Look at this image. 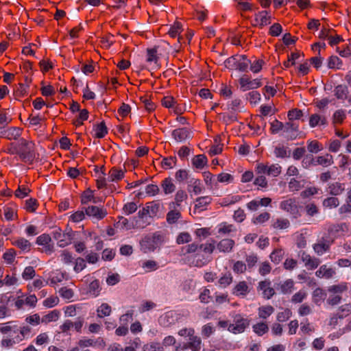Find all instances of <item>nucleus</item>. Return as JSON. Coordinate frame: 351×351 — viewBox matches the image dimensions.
Returning a JSON list of instances; mask_svg holds the SVG:
<instances>
[{
	"label": "nucleus",
	"instance_id": "obj_1",
	"mask_svg": "<svg viewBox=\"0 0 351 351\" xmlns=\"http://www.w3.org/2000/svg\"><path fill=\"white\" fill-rule=\"evenodd\" d=\"M9 332L15 333L16 335L14 338L2 339L1 341L2 347L10 348L21 342L24 339L28 337L31 332V328L29 326H19L14 321L0 325L1 333L8 334Z\"/></svg>",
	"mask_w": 351,
	"mask_h": 351
},
{
	"label": "nucleus",
	"instance_id": "obj_2",
	"mask_svg": "<svg viewBox=\"0 0 351 351\" xmlns=\"http://www.w3.org/2000/svg\"><path fill=\"white\" fill-rule=\"evenodd\" d=\"M18 155L25 162H32L35 158L34 143L21 138L17 143Z\"/></svg>",
	"mask_w": 351,
	"mask_h": 351
},
{
	"label": "nucleus",
	"instance_id": "obj_3",
	"mask_svg": "<svg viewBox=\"0 0 351 351\" xmlns=\"http://www.w3.org/2000/svg\"><path fill=\"white\" fill-rule=\"evenodd\" d=\"M162 237L158 232H155L152 235L147 236L140 243L141 250L144 253L154 252L162 244Z\"/></svg>",
	"mask_w": 351,
	"mask_h": 351
},
{
	"label": "nucleus",
	"instance_id": "obj_4",
	"mask_svg": "<svg viewBox=\"0 0 351 351\" xmlns=\"http://www.w3.org/2000/svg\"><path fill=\"white\" fill-rule=\"evenodd\" d=\"M215 249V241L213 239L208 240L205 243L197 244L195 243H193L186 245L183 250H185L186 252L184 254H195L198 251H203V252L206 253H213L214 250Z\"/></svg>",
	"mask_w": 351,
	"mask_h": 351
},
{
	"label": "nucleus",
	"instance_id": "obj_5",
	"mask_svg": "<svg viewBox=\"0 0 351 351\" xmlns=\"http://www.w3.org/2000/svg\"><path fill=\"white\" fill-rule=\"evenodd\" d=\"M75 234V232H73L71 228H67L64 233H62L61 230L58 228L53 231V237L58 241V245L60 247H64L71 243Z\"/></svg>",
	"mask_w": 351,
	"mask_h": 351
},
{
	"label": "nucleus",
	"instance_id": "obj_6",
	"mask_svg": "<svg viewBox=\"0 0 351 351\" xmlns=\"http://www.w3.org/2000/svg\"><path fill=\"white\" fill-rule=\"evenodd\" d=\"M202 251H198L195 254H192L189 257L188 261L191 265L197 267H202L211 261L212 253H202Z\"/></svg>",
	"mask_w": 351,
	"mask_h": 351
},
{
	"label": "nucleus",
	"instance_id": "obj_7",
	"mask_svg": "<svg viewBox=\"0 0 351 351\" xmlns=\"http://www.w3.org/2000/svg\"><path fill=\"white\" fill-rule=\"evenodd\" d=\"M332 243L329 235L323 236L317 243L313 245L315 252L319 255H322L324 252L330 249V246Z\"/></svg>",
	"mask_w": 351,
	"mask_h": 351
},
{
	"label": "nucleus",
	"instance_id": "obj_8",
	"mask_svg": "<svg viewBox=\"0 0 351 351\" xmlns=\"http://www.w3.org/2000/svg\"><path fill=\"white\" fill-rule=\"evenodd\" d=\"M240 88L243 92L248 90L255 89L261 86V80L254 79L251 80L250 77L244 75L239 79Z\"/></svg>",
	"mask_w": 351,
	"mask_h": 351
},
{
	"label": "nucleus",
	"instance_id": "obj_9",
	"mask_svg": "<svg viewBox=\"0 0 351 351\" xmlns=\"http://www.w3.org/2000/svg\"><path fill=\"white\" fill-rule=\"evenodd\" d=\"M280 208L282 210L289 213L295 218H296L299 215L298 206L293 199H289L281 202L280 204Z\"/></svg>",
	"mask_w": 351,
	"mask_h": 351
},
{
	"label": "nucleus",
	"instance_id": "obj_10",
	"mask_svg": "<svg viewBox=\"0 0 351 351\" xmlns=\"http://www.w3.org/2000/svg\"><path fill=\"white\" fill-rule=\"evenodd\" d=\"M254 16V21H256V23H252L253 26L263 27L271 23V16L267 10L258 12Z\"/></svg>",
	"mask_w": 351,
	"mask_h": 351
},
{
	"label": "nucleus",
	"instance_id": "obj_11",
	"mask_svg": "<svg viewBox=\"0 0 351 351\" xmlns=\"http://www.w3.org/2000/svg\"><path fill=\"white\" fill-rule=\"evenodd\" d=\"M85 213L89 217L100 220L106 216L107 211L103 208H99L96 206H90L85 208Z\"/></svg>",
	"mask_w": 351,
	"mask_h": 351
},
{
	"label": "nucleus",
	"instance_id": "obj_12",
	"mask_svg": "<svg viewBox=\"0 0 351 351\" xmlns=\"http://www.w3.org/2000/svg\"><path fill=\"white\" fill-rule=\"evenodd\" d=\"M171 135L177 142H182L191 138V132L186 128H181L173 130Z\"/></svg>",
	"mask_w": 351,
	"mask_h": 351
},
{
	"label": "nucleus",
	"instance_id": "obj_13",
	"mask_svg": "<svg viewBox=\"0 0 351 351\" xmlns=\"http://www.w3.org/2000/svg\"><path fill=\"white\" fill-rule=\"evenodd\" d=\"M258 288L263 291V297L267 300L275 294V291L274 288L271 287V282L269 280L261 281Z\"/></svg>",
	"mask_w": 351,
	"mask_h": 351
},
{
	"label": "nucleus",
	"instance_id": "obj_14",
	"mask_svg": "<svg viewBox=\"0 0 351 351\" xmlns=\"http://www.w3.org/2000/svg\"><path fill=\"white\" fill-rule=\"evenodd\" d=\"M234 322V324H231L229 326V330L232 331L234 333H240L243 332L245 328L248 326L247 320L241 317H236Z\"/></svg>",
	"mask_w": 351,
	"mask_h": 351
},
{
	"label": "nucleus",
	"instance_id": "obj_15",
	"mask_svg": "<svg viewBox=\"0 0 351 351\" xmlns=\"http://www.w3.org/2000/svg\"><path fill=\"white\" fill-rule=\"evenodd\" d=\"M284 132L287 133L286 138L288 140H293L297 137V132L298 131V125L291 121L284 123L283 128Z\"/></svg>",
	"mask_w": 351,
	"mask_h": 351
},
{
	"label": "nucleus",
	"instance_id": "obj_16",
	"mask_svg": "<svg viewBox=\"0 0 351 351\" xmlns=\"http://www.w3.org/2000/svg\"><path fill=\"white\" fill-rule=\"evenodd\" d=\"M299 256L302 261L305 263L306 266L314 269L317 267L319 264V261L317 258H312L311 256L304 251H301L299 253Z\"/></svg>",
	"mask_w": 351,
	"mask_h": 351
},
{
	"label": "nucleus",
	"instance_id": "obj_17",
	"mask_svg": "<svg viewBox=\"0 0 351 351\" xmlns=\"http://www.w3.org/2000/svg\"><path fill=\"white\" fill-rule=\"evenodd\" d=\"M235 243L234 241L230 239H224L220 241L217 247V249L224 253H228L232 251Z\"/></svg>",
	"mask_w": 351,
	"mask_h": 351
},
{
	"label": "nucleus",
	"instance_id": "obj_18",
	"mask_svg": "<svg viewBox=\"0 0 351 351\" xmlns=\"http://www.w3.org/2000/svg\"><path fill=\"white\" fill-rule=\"evenodd\" d=\"M319 125H327V121L325 117L318 114H313L309 117V125L311 128H315Z\"/></svg>",
	"mask_w": 351,
	"mask_h": 351
},
{
	"label": "nucleus",
	"instance_id": "obj_19",
	"mask_svg": "<svg viewBox=\"0 0 351 351\" xmlns=\"http://www.w3.org/2000/svg\"><path fill=\"white\" fill-rule=\"evenodd\" d=\"M335 274L334 269L328 267L326 265H322L316 271L315 274L319 278H330Z\"/></svg>",
	"mask_w": 351,
	"mask_h": 351
},
{
	"label": "nucleus",
	"instance_id": "obj_20",
	"mask_svg": "<svg viewBox=\"0 0 351 351\" xmlns=\"http://www.w3.org/2000/svg\"><path fill=\"white\" fill-rule=\"evenodd\" d=\"M314 166L322 165L328 167L333 163V158L330 154H326L324 156H318L314 158Z\"/></svg>",
	"mask_w": 351,
	"mask_h": 351
},
{
	"label": "nucleus",
	"instance_id": "obj_21",
	"mask_svg": "<svg viewBox=\"0 0 351 351\" xmlns=\"http://www.w3.org/2000/svg\"><path fill=\"white\" fill-rule=\"evenodd\" d=\"M249 292L247 283L245 281L239 282L234 288L232 293L237 296H245Z\"/></svg>",
	"mask_w": 351,
	"mask_h": 351
},
{
	"label": "nucleus",
	"instance_id": "obj_22",
	"mask_svg": "<svg viewBox=\"0 0 351 351\" xmlns=\"http://www.w3.org/2000/svg\"><path fill=\"white\" fill-rule=\"evenodd\" d=\"M335 95L338 99H346L348 98V88L346 85L339 84L335 86Z\"/></svg>",
	"mask_w": 351,
	"mask_h": 351
},
{
	"label": "nucleus",
	"instance_id": "obj_23",
	"mask_svg": "<svg viewBox=\"0 0 351 351\" xmlns=\"http://www.w3.org/2000/svg\"><path fill=\"white\" fill-rule=\"evenodd\" d=\"M277 286L276 289H280L282 293L288 294L292 292L294 282L293 280L288 279L282 283L278 284Z\"/></svg>",
	"mask_w": 351,
	"mask_h": 351
},
{
	"label": "nucleus",
	"instance_id": "obj_24",
	"mask_svg": "<svg viewBox=\"0 0 351 351\" xmlns=\"http://www.w3.org/2000/svg\"><path fill=\"white\" fill-rule=\"evenodd\" d=\"M201 339L199 337L193 335V336L189 338V342L186 347L192 351H199L201 349Z\"/></svg>",
	"mask_w": 351,
	"mask_h": 351
},
{
	"label": "nucleus",
	"instance_id": "obj_25",
	"mask_svg": "<svg viewBox=\"0 0 351 351\" xmlns=\"http://www.w3.org/2000/svg\"><path fill=\"white\" fill-rule=\"evenodd\" d=\"M95 137L97 138H104L108 133V128L104 121L94 126Z\"/></svg>",
	"mask_w": 351,
	"mask_h": 351
},
{
	"label": "nucleus",
	"instance_id": "obj_26",
	"mask_svg": "<svg viewBox=\"0 0 351 351\" xmlns=\"http://www.w3.org/2000/svg\"><path fill=\"white\" fill-rule=\"evenodd\" d=\"M326 293L324 289L317 288L314 290L313 293V300L316 304L319 305L320 303L326 299Z\"/></svg>",
	"mask_w": 351,
	"mask_h": 351
},
{
	"label": "nucleus",
	"instance_id": "obj_27",
	"mask_svg": "<svg viewBox=\"0 0 351 351\" xmlns=\"http://www.w3.org/2000/svg\"><path fill=\"white\" fill-rule=\"evenodd\" d=\"M207 158L204 154L197 155L192 159L193 165L197 169H200L204 168V167L207 164Z\"/></svg>",
	"mask_w": 351,
	"mask_h": 351
},
{
	"label": "nucleus",
	"instance_id": "obj_28",
	"mask_svg": "<svg viewBox=\"0 0 351 351\" xmlns=\"http://www.w3.org/2000/svg\"><path fill=\"white\" fill-rule=\"evenodd\" d=\"M124 172L121 169H118L115 167H113L110 171L107 180L108 182H114L117 180H120L123 178Z\"/></svg>",
	"mask_w": 351,
	"mask_h": 351
},
{
	"label": "nucleus",
	"instance_id": "obj_29",
	"mask_svg": "<svg viewBox=\"0 0 351 351\" xmlns=\"http://www.w3.org/2000/svg\"><path fill=\"white\" fill-rule=\"evenodd\" d=\"M114 226L117 228H125L126 230H130L135 227H136V228L141 227V225L138 224V221H136V223L134 224L133 223H130L128 219H126L125 217H124L123 219L121 220V221H117ZM143 227H144V226H142V228H143Z\"/></svg>",
	"mask_w": 351,
	"mask_h": 351
},
{
	"label": "nucleus",
	"instance_id": "obj_30",
	"mask_svg": "<svg viewBox=\"0 0 351 351\" xmlns=\"http://www.w3.org/2000/svg\"><path fill=\"white\" fill-rule=\"evenodd\" d=\"M274 153L277 158H284L290 156V150L284 145L276 146Z\"/></svg>",
	"mask_w": 351,
	"mask_h": 351
},
{
	"label": "nucleus",
	"instance_id": "obj_31",
	"mask_svg": "<svg viewBox=\"0 0 351 351\" xmlns=\"http://www.w3.org/2000/svg\"><path fill=\"white\" fill-rule=\"evenodd\" d=\"M162 188L165 194H170L176 189V186L172 182L171 178H165L162 182Z\"/></svg>",
	"mask_w": 351,
	"mask_h": 351
},
{
	"label": "nucleus",
	"instance_id": "obj_32",
	"mask_svg": "<svg viewBox=\"0 0 351 351\" xmlns=\"http://www.w3.org/2000/svg\"><path fill=\"white\" fill-rule=\"evenodd\" d=\"M274 312V308L270 305L263 306L258 308V316L262 319H267Z\"/></svg>",
	"mask_w": 351,
	"mask_h": 351
},
{
	"label": "nucleus",
	"instance_id": "obj_33",
	"mask_svg": "<svg viewBox=\"0 0 351 351\" xmlns=\"http://www.w3.org/2000/svg\"><path fill=\"white\" fill-rule=\"evenodd\" d=\"M253 331L258 336H262L267 333L269 330V327L267 324L264 322H260L253 326Z\"/></svg>",
	"mask_w": 351,
	"mask_h": 351
},
{
	"label": "nucleus",
	"instance_id": "obj_34",
	"mask_svg": "<svg viewBox=\"0 0 351 351\" xmlns=\"http://www.w3.org/2000/svg\"><path fill=\"white\" fill-rule=\"evenodd\" d=\"M146 205L149 209L150 217L156 216L161 207L160 204L158 202L155 201L149 202Z\"/></svg>",
	"mask_w": 351,
	"mask_h": 351
},
{
	"label": "nucleus",
	"instance_id": "obj_35",
	"mask_svg": "<svg viewBox=\"0 0 351 351\" xmlns=\"http://www.w3.org/2000/svg\"><path fill=\"white\" fill-rule=\"evenodd\" d=\"M348 289V284L341 283L339 285H335L328 287V291L334 293H341Z\"/></svg>",
	"mask_w": 351,
	"mask_h": 351
},
{
	"label": "nucleus",
	"instance_id": "obj_36",
	"mask_svg": "<svg viewBox=\"0 0 351 351\" xmlns=\"http://www.w3.org/2000/svg\"><path fill=\"white\" fill-rule=\"evenodd\" d=\"M181 217V214L179 211L173 210L169 211L167 215V221L170 223L173 224L175 223L178 219Z\"/></svg>",
	"mask_w": 351,
	"mask_h": 351
},
{
	"label": "nucleus",
	"instance_id": "obj_37",
	"mask_svg": "<svg viewBox=\"0 0 351 351\" xmlns=\"http://www.w3.org/2000/svg\"><path fill=\"white\" fill-rule=\"evenodd\" d=\"M5 136L8 138H13L16 139L21 135V130L19 128H10L5 131Z\"/></svg>",
	"mask_w": 351,
	"mask_h": 351
},
{
	"label": "nucleus",
	"instance_id": "obj_38",
	"mask_svg": "<svg viewBox=\"0 0 351 351\" xmlns=\"http://www.w3.org/2000/svg\"><path fill=\"white\" fill-rule=\"evenodd\" d=\"M98 316L99 317H103L104 316H108L111 313V307L106 303H103L98 308H97Z\"/></svg>",
	"mask_w": 351,
	"mask_h": 351
},
{
	"label": "nucleus",
	"instance_id": "obj_39",
	"mask_svg": "<svg viewBox=\"0 0 351 351\" xmlns=\"http://www.w3.org/2000/svg\"><path fill=\"white\" fill-rule=\"evenodd\" d=\"M287 117L290 121L298 120L303 117V112L301 110L295 108L288 112Z\"/></svg>",
	"mask_w": 351,
	"mask_h": 351
},
{
	"label": "nucleus",
	"instance_id": "obj_40",
	"mask_svg": "<svg viewBox=\"0 0 351 351\" xmlns=\"http://www.w3.org/2000/svg\"><path fill=\"white\" fill-rule=\"evenodd\" d=\"M14 245L23 251H29L31 247V243L24 238H21L16 241Z\"/></svg>",
	"mask_w": 351,
	"mask_h": 351
},
{
	"label": "nucleus",
	"instance_id": "obj_41",
	"mask_svg": "<svg viewBox=\"0 0 351 351\" xmlns=\"http://www.w3.org/2000/svg\"><path fill=\"white\" fill-rule=\"evenodd\" d=\"M290 223L287 219H278L273 224L274 228L287 229L289 227Z\"/></svg>",
	"mask_w": 351,
	"mask_h": 351
},
{
	"label": "nucleus",
	"instance_id": "obj_42",
	"mask_svg": "<svg viewBox=\"0 0 351 351\" xmlns=\"http://www.w3.org/2000/svg\"><path fill=\"white\" fill-rule=\"evenodd\" d=\"M211 197L209 196L200 197L196 199V204L195 208H201L203 210V208L210 203Z\"/></svg>",
	"mask_w": 351,
	"mask_h": 351
},
{
	"label": "nucleus",
	"instance_id": "obj_43",
	"mask_svg": "<svg viewBox=\"0 0 351 351\" xmlns=\"http://www.w3.org/2000/svg\"><path fill=\"white\" fill-rule=\"evenodd\" d=\"M330 193L333 195H337L342 193L344 190V188L342 186V184L339 182H335L331 184L329 186Z\"/></svg>",
	"mask_w": 351,
	"mask_h": 351
},
{
	"label": "nucleus",
	"instance_id": "obj_44",
	"mask_svg": "<svg viewBox=\"0 0 351 351\" xmlns=\"http://www.w3.org/2000/svg\"><path fill=\"white\" fill-rule=\"evenodd\" d=\"M291 311L289 308H286L283 311L278 313L276 319L279 322H284L288 320L291 317Z\"/></svg>",
	"mask_w": 351,
	"mask_h": 351
},
{
	"label": "nucleus",
	"instance_id": "obj_45",
	"mask_svg": "<svg viewBox=\"0 0 351 351\" xmlns=\"http://www.w3.org/2000/svg\"><path fill=\"white\" fill-rule=\"evenodd\" d=\"M181 289L185 293H191L194 289V284L192 280L189 279L184 280L181 285Z\"/></svg>",
	"mask_w": 351,
	"mask_h": 351
},
{
	"label": "nucleus",
	"instance_id": "obj_46",
	"mask_svg": "<svg viewBox=\"0 0 351 351\" xmlns=\"http://www.w3.org/2000/svg\"><path fill=\"white\" fill-rule=\"evenodd\" d=\"M246 99L250 101L251 104H256L261 99V95L257 91H252L246 95Z\"/></svg>",
	"mask_w": 351,
	"mask_h": 351
},
{
	"label": "nucleus",
	"instance_id": "obj_47",
	"mask_svg": "<svg viewBox=\"0 0 351 351\" xmlns=\"http://www.w3.org/2000/svg\"><path fill=\"white\" fill-rule=\"evenodd\" d=\"M157 53V47H155L152 49H147V62H154L155 63H157L158 61V57L156 56Z\"/></svg>",
	"mask_w": 351,
	"mask_h": 351
},
{
	"label": "nucleus",
	"instance_id": "obj_48",
	"mask_svg": "<svg viewBox=\"0 0 351 351\" xmlns=\"http://www.w3.org/2000/svg\"><path fill=\"white\" fill-rule=\"evenodd\" d=\"M137 208H138V207H137L136 204L132 202H128V203L125 204L123 206V210L125 215H129L130 214L135 213L136 211Z\"/></svg>",
	"mask_w": 351,
	"mask_h": 351
},
{
	"label": "nucleus",
	"instance_id": "obj_49",
	"mask_svg": "<svg viewBox=\"0 0 351 351\" xmlns=\"http://www.w3.org/2000/svg\"><path fill=\"white\" fill-rule=\"evenodd\" d=\"M339 204L338 198L335 197H330L325 199L323 202V205L328 208H335Z\"/></svg>",
	"mask_w": 351,
	"mask_h": 351
},
{
	"label": "nucleus",
	"instance_id": "obj_50",
	"mask_svg": "<svg viewBox=\"0 0 351 351\" xmlns=\"http://www.w3.org/2000/svg\"><path fill=\"white\" fill-rule=\"evenodd\" d=\"M284 254V252L282 250L280 249H278V250H275L271 254H270V258H271V261L276 263V264H278L280 263V261H281L282 258V256Z\"/></svg>",
	"mask_w": 351,
	"mask_h": 351
},
{
	"label": "nucleus",
	"instance_id": "obj_51",
	"mask_svg": "<svg viewBox=\"0 0 351 351\" xmlns=\"http://www.w3.org/2000/svg\"><path fill=\"white\" fill-rule=\"evenodd\" d=\"M177 159L175 156H171L169 158H164L161 162V165L165 168H172L176 165Z\"/></svg>",
	"mask_w": 351,
	"mask_h": 351
},
{
	"label": "nucleus",
	"instance_id": "obj_52",
	"mask_svg": "<svg viewBox=\"0 0 351 351\" xmlns=\"http://www.w3.org/2000/svg\"><path fill=\"white\" fill-rule=\"evenodd\" d=\"M281 173V167L278 164H274L268 167L267 175L276 177Z\"/></svg>",
	"mask_w": 351,
	"mask_h": 351
},
{
	"label": "nucleus",
	"instance_id": "obj_53",
	"mask_svg": "<svg viewBox=\"0 0 351 351\" xmlns=\"http://www.w3.org/2000/svg\"><path fill=\"white\" fill-rule=\"evenodd\" d=\"M284 123L275 119L271 123V132L272 134H277L280 130H283Z\"/></svg>",
	"mask_w": 351,
	"mask_h": 351
},
{
	"label": "nucleus",
	"instance_id": "obj_54",
	"mask_svg": "<svg viewBox=\"0 0 351 351\" xmlns=\"http://www.w3.org/2000/svg\"><path fill=\"white\" fill-rule=\"evenodd\" d=\"M340 64H341V60L336 56H330L328 60V67L330 69H334L335 67L339 69Z\"/></svg>",
	"mask_w": 351,
	"mask_h": 351
},
{
	"label": "nucleus",
	"instance_id": "obj_55",
	"mask_svg": "<svg viewBox=\"0 0 351 351\" xmlns=\"http://www.w3.org/2000/svg\"><path fill=\"white\" fill-rule=\"evenodd\" d=\"M237 58L235 56H232L229 58L226 59L224 62V65L229 69H233L237 68V64L238 62Z\"/></svg>",
	"mask_w": 351,
	"mask_h": 351
},
{
	"label": "nucleus",
	"instance_id": "obj_56",
	"mask_svg": "<svg viewBox=\"0 0 351 351\" xmlns=\"http://www.w3.org/2000/svg\"><path fill=\"white\" fill-rule=\"evenodd\" d=\"M133 315H134V311L132 310L128 311L125 314L122 315L120 317V322L123 326H127L128 323L130 321H132L133 319Z\"/></svg>",
	"mask_w": 351,
	"mask_h": 351
},
{
	"label": "nucleus",
	"instance_id": "obj_57",
	"mask_svg": "<svg viewBox=\"0 0 351 351\" xmlns=\"http://www.w3.org/2000/svg\"><path fill=\"white\" fill-rule=\"evenodd\" d=\"M307 149L311 153H317L321 150L319 143L316 141H308Z\"/></svg>",
	"mask_w": 351,
	"mask_h": 351
},
{
	"label": "nucleus",
	"instance_id": "obj_58",
	"mask_svg": "<svg viewBox=\"0 0 351 351\" xmlns=\"http://www.w3.org/2000/svg\"><path fill=\"white\" fill-rule=\"evenodd\" d=\"M35 276V270L34 269L33 267L28 266L25 268L22 277L25 280H29L34 277Z\"/></svg>",
	"mask_w": 351,
	"mask_h": 351
},
{
	"label": "nucleus",
	"instance_id": "obj_59",
	"mask_svg": "<svg viewBox=\"0 0 351 351\" xmlns=\"http://www.w3.org/2000/svg\"><path fill=\"white\" fill-rule=\"evenodd\" d=\"M51 238L47 234H43L37 237L36 243L39 245H46L51 241Z\"/></svg>",
	"mask_w": 351,
	"mask_h": 351
},
{
	"label": "nucleus",
	"instance_id": "obj_60",
	"mask_svg": "<svg viewBox=\"0 0 351 351\" xmlns=\"http://www.w3.org/2000/svg\"><path fill=\"white\" fill-rule=\"evenodd\" d=\"M282 31V26L279 23H274L270 27L269 33L272 36H278Z\"/></svg>",
	"mask_w": 351,
	"mask_h": 351
},
{
	"label": "nucleus",
	"instance_id": "obj_61",
	"mask_svg": "<svg viewBox=\"0 0 351 351\" xmlns=\"http://www.w3.org/2000/svg\"><path fill=\"white\" fill-rule=\"evenodd\" d=\"M264 63L263 60H257L254 63L251 62L250 69L254 73H258L261 70Z\"/></svg>",
	"mask_w": 351,
	"mask_h": 351
},
{
	"label": "nucleus",
	"instance_id": "obj_62",
	"mask_svg": "<svg viewBox=\"0 0 351 351\" xmlns=\"http://www.w3.org/2000/svg\"><path fill=\"white\" fill-rule=\"evenodd\" d=\"M221 120L226 125H228L231 122L236 121L237 120V117L234 114V113L230 112V114H226V113L222 114H221Z\"/></svg>",
	"mask_w": 351,
	"mask_h": 351
},
{
	"label": "nucleus",
	"instance_id": "obj_63",
	"mask_svg": "<svg viewBox=\"0 0 351 351\" xmlns=\"http://www.w3.org/2000/svg\"><path fill=\"white\" fill-rule=\"evenodd\" d=\"M232 281V277L230 274H226L222 277H221L219 280V285L223 287H226L228 285H229Z\"/></svg>",
	"mask_w": 351,
	"mask_h": 351
},
{
	"label": "nucleus",
	"instance_id": "obj_64",
	"mask_svg": "<svg viewBox=\"0 0 351 351\" xmlns=\"http://www.w3.org/2000/svg\"><path fill=\"white\" fill-rule=\"evenodd\" d=\"M162 347H160L158 343H151L145 344L143 346V351H162Z\"/></svg>",
	"mask_w": 351,
	"mask_h": 351
}]
</instances>
